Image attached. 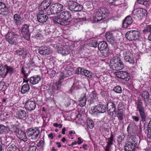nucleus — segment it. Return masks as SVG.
I'll use <instances>...</instances> for the list:
<instances>
[{
    "label": "nucleus",
    "mask_w": 151,
    "mask_h": 151,
    "mask_svg": "<svg viewBox=\"0 0 151 151\" xmlns=\"http://www.w3.org/2000/svg\"><path fill=\"white\" fill-rule=\"evenodd\" d=\"M71 16L69 11H64L60 13L57 17L54 18L53 20L55 23L65 26L68 24V21L71 18Z\"/></svg>",
    "instance_id": "f257e3e1"
},
{
    "label": "nucleus",
    "mask_w": 151,
    "mask_h": 151,
    "mask_svg": "<svg viewBox=\"0 0 151 151\" xmlns=\"http://www.w3.org/2000/svg\"><path fill=\"white\" fill-rule=\"evenodd\" d=\"M136 111L139 113L141 121L144 122L146 121L147 115L143 102L140 99H138L135 102Z\"/></svg>",
    "instance_id": "f03ea898"
},
{
    "label": "nucleus",
    "mask_w": 151,
    "mask_h": 151,
    "mask_svg": "<svg viewBox=\"0 0 151 151\" xmlns=\"http://www.w3.org/2000/svg\"><path fill=\"white\" fill-rule=\"evenodd\" d=\"M109 14L107 9L101 8L98 9L93 14V19L94 21L96 22L104 19Z\"/></svg>",
    "instance_id": "7ed1b4c3"
},
{
    "label": "nucleus",
    "mask_w": 151,
    "mask_h": 151,
    "mask_svg": "<svg viewBox=\"0 0 151 151\" xmlns=\"http://www.w3.org/2000/svg\"><path fill=\"white\" fill-rule=\"evenodd\" d=\"M111 67L113 70H120L124 68V64L119 57H114L111 60Z\"/></svg>",
    "instance_id": "20e7f679"
},
{
    "label": "nucleus",
    "mask_w": 151,
    "mask_h": 151,
    "mask_svg": "<svg viewBox=\"0 0 151 151\" xmlns=\"http://www.w3.org/2000/svg\"><path fill=\"white\" fill-rule=\"evenodd\" d=\"M19 35L14 32L9 31L6 35V41L11 45H16L19 38Z\"/></svg>",
    "instance_id": "39448f33"
},
{
    "label": "nucleus",
    "mask_w": 151,
    "mask_h": 151,
    "mask_svg": "<svg viewBox=\"0 0 151 151\" xmlns=\"http://www.w3.org/2000/svg\"><path fill=\"white\" fill-rule=\"evenodd\" d=\"M147 14V11L142 8H138L136 9L133 13L134 18L140 20L144 19Z\"/></svg>",
    "instance_id": "423d86ee"
},
{
    "label": "nucleus",
    "mask_w": 151,
    "mask_h": 151,
    "mask_svg": "<svg viewBox=\"0 0 151 151\" xmlns=\"http://www.w3.org/2000/svg\"><path fill=\"white\" fill-rule=\"evenodd\" d=\"M140 36L139 31L135 30H131L127 32L125 34L126 39L130 41L139 39Z\"/></svg>",
    "instance_id": "0eeeda50"
},
{
    "label": "nucleus",
    "mask_w": 151,
    "mask_h": 151,
    "mask_svg": "<svg viewBox=\"0 0 151 151\" xmlns=\"http://www.w3.org/2000/svg\"><path fill=\"white\" fill-rule=\"evenodd\" d=\"M68 8L71 11L79 12L83 9V7L82 5L79 4L76 2L72 1H70L68 3Z\"/></svg>",
    "instance_id": "6e6552de"
},
{
    "label": "nucleus",
    "mask_w": 151,
    "mask_h": 151,
    "mask_svg": "<svg viewBox=\"0 0 151 151\" xmlns=\"http://www.w3.org/2000/svg\"><path fill=\"white\" fill-rule=\"evenodd\" d=\"M27 132L28 136L31 137V138L33 139L39 138L40 131L39 129L37 128H29L28 129Z\"/></svg>",
    "instance_id": "1a4fd4ad"
},
{
    "label": "nucleus",
    "mask_w": 151,
    "mask_h": 151,
    "mask_svg": "<svg viewBox=\"0 0 151 151\" xmlns=\"http://www.w3.org/2000/svg\"><path fill=\"white\" fill-rule=\"evenodd\" d=\"M134 137L132 138V142L128 141L126 143L124 147V150L125 151H133L136 147V145H137V143L136 142V140H135Z\"/></svg>",
    "instance_id": "9d476101"
},
{
    "label": "nucleus",
    "mask_w": 151,
    "mask_h": 151,
    "mask_svg": "<svg viewBox=\"0 0 151 151\" xmlns=\"http://www.w3.org/2000/svg\"><path fill=\"white\" fill-rule=\"evenodd\" d=\"M36 107L35 101L33 98L28 100L24 105L25 109L29 111H31L34 110Z\"/></svg>",
    "instance_id": "9b49d317"
},
{
    "label": "nucleus",
    "mask_w": 151,
    "mask_h": 151,
    "mask_svg": "<svg viewBox=\"0 0 151 151\" xmlns=\"http://www.w3.org/2000/svg\"><path fill=\"white\" fill-rule=\"evenodd\" d=\"M107 111L108 114L112 117L114 115V113L116 112V106L115 104L112 102H109L106 104Z\"/></svg>",
    "instance_id": "f8f14e48"
},
{
    "label": "nucleus",
    "mask_w": 151,
    "mask_h": 151,
    "mask_svg": "<svg viewBox=\"0 0 151 151\" xmlns=\"http://www.w3.org/2000/svg\"><path fill=\"white\" fill-rule=\"evenodd\" d=\"M29 26L27 24H24L22 27L21 33L23 37L26 40H29L30 39V35L29 32Z\"/></svg>",
    "instance_id": "ddd939ff"
},
{
    "label": "nucleus",
    "mask_w": 151,
    "mask_h": 151,
    "mask_svg": "<svg viewBox=\"0 0 151 151\" xmlns=\"http://www.w3.org/2000/svg\"><path fill=\"white\" fill-rule=\"evenodd\" d=\"M117 76L119 78L126 81H129L130 78L129 74L126 71H119L118 72Z\"/></svg>",
    "instance_id": "4468645a"
},
{
    "label": "nucleus",
    "mask_w": 151,
    "mask_h": 151,
    "mask_svg": "<svg viewBox=\"0 0 151 151\" xmlns=\"http://www.w3.org/2000/svg\"><path fill=\"white\" fill-rule=\"evenodd\" d=\"M142 99L145 104H148L151 102V99L150 98V94L148 91H144L141 94Z\"/></svg>",
    "instance_id": "2eb2a0df"
},
{
    "label": "nucleus",
    "mask_w": 151,
    "mask_h": 151,
    "mask_svg": "<svg viewBox=\"0 0 151 151\" xmlns=\"http://www.w3.org/2000/svg\"><path fill=\"white\" fill-rule=\"evenodd\" d=\"M57 51L58 53L61 54L63 55H68L70 53V48L67 46L59 47H57Z\"/></svg>",
    "instance_id": "dca6fc26"
},
{
    "label": "nucleus",
    "mask_w": 151,
    "mask_h": 151,
    "mask_svg": "<svg viewBox=\"0 0 151 151\" xmlns=\"http://www.w3.org/2000/svg\"><path fill=\"white\" fill-rule=\"evenodd\" d=\"M46 14V13H40V12L37 14V19L39 22L43 23L47 20L48 17Z\"/></svg>",
    "instance_id": "f3484780"
},
{
    "label": "nucleus",
    "mask_w": 151,
    "mask_h": 151,
    "mask_svg": "<svg viewBox=\"0 0 151 151\" xmlns=\"http://www.w3.org/2000/svg\"><path fill=\"white\" fill-rule=\"evenodd\" d=\"M88 101L91 104L93 103L96 100V99L98 98V95L95 91L90 92L88 96Z\"/></svg>",
    "instance_id": "a211bd4d"
},
{
    "label": "nucleus",
    "mask_w": 151,
    "mask_h": 151,
    "mask_svg": "<svg viewBox=\"0 0 151 151\" xmlns=\"http://www.w3.org/2000/svg\"><path fill=\"white\" fill-rule=\"evenodd\" d=\"M41 80V76L39 75L33 76L29 78V83L33 85H35L38 84Z\"/></svg>",
    "instance_id": "6ab92c4d"
},
{
    "label": "nucleus",
    "mask_w": 151,
    "mask_h": 151,
    "mask_svg": "<svg viewBox=\"0 0 151 151\" xmlns=\"http://www.w3.org/2000/svg\"><path fill=\"white\" fill-rule=\"evenodd\" d=\"M105 37L107 41L111 45H113L115 41V38L113 34L109 32H107L105 33Z\"/></svg>",
    "instance_id": "aec40b11"
},
{
    "label": "nucleus",
    "mask_w": 151,
    "mask_h": 151,
    "mask_svg": "<svg viewBox=\"0 0 151 151\" xmlns=\"http://www.w3.org/2000/svg\"><path fill=\"white\" fill-rule=\"evenodd\" d=\"M87 101V96L86 93H83L81 95L78 101L79 105L81 106H84Z\"/></svg>",
    "instance_id": "412c9836"
},
{
    "label": "nucleus",
    "mask_w": 151,
    "mask_h": 151,
    "mask_svg": "<svg viewBox=\"0 0 151 151\" xmlns=\"http://www.w3.org/2000/svg\"><path fill=\"white\" fill-rule=\"evenodd\" d=\"M21 73L24 78L27 79L28 76L30 73V71L27 67L23 66L21 68Z\"/></svg>",
    "instance_id": "4be33fe9"
},
{
    "label": "nucleus",
    "mask_w": 151,
    "mask_h": 151,
    "mask_svg": "<svg viewBox=\"0 0 151 151\" xmlns=\"http://www.w3.org/2000/svg\"><path fill=\"white\" fill-rule=\"evenodd\" d=\"M14 21L17 25H20L23 22V19L21 16L18 14H15L14 16Z\"/></svg>",
    "instance_id": "5701e85b"
},
{
    "label": "nucleus",
    "mask_w": 151,
    "mask_h": 151,
    "mask_svg": "<svg viewBox=\"0 0 151 151\" xmlns=\"http://www.w3.org/2000/svg\"><path fill=\"white\" fill-rule=\"evenodd\" d=\"M16 115L19 119H23L26 116L27 113L25 110L19 109L17 112Z\"/></svg>",
    "instance_id": "b1692460"
},
{
    "label": "nucleus",
    "mask_w": 151,
    "mask_h": 151,
    "mask_svg": "<svg viewBox=\"0 0 151 151\" xmlns=\"http://www.w3.org/2000/svg\"><path fill=\"white\" fill-rule=\"evenodd\" d=\"M38 52L41 54L48 55L50 53V50L47 47L42 46L40 48Z\"/></svg>",
    "instance_id": "393cba45"
},
{
    "label": "nucleus",
    "mask_w": 151,
    "mask_h": 151,
    "mask_svg": "<svg viewBox=\"0 0 151 151\" xmlns=\"http://www.w3.org/2000/svg\"><path fill=\"white\" fill-rule=\"evenodd\" d=\"M7 150L9 151H20L18 144L15 142L12 144L8 148Z\"/></svg>",
    "instance_id": "a878e982"
},
{
    "label": "nucleus",
    "mask_w": 151,
    "mask_h": 151,
    "mask_svg": "<svg viewBox=\"0 0 151 151\" xmlns=\"http://www.w3.org/2000/svg\"><path fill=\"white\" fill-rule=\"evenodd\" d=\"M16 136L19 138L24 141L26 142L27 140L26 133L21 130L17 134Z\"/></svg>",
    "instance_id": "bb28decb"
},
{
    "label": "nucleus",
    "mask_w": 151,
    "mask_h": 151,
    "mask_svg": "<svg viewBox=\"0 0 151 151\" xmlns=\"http://www.w3.org/2000/svg\"><path fill=\"white\" fill-rule=\"evenodd\" d=\"M97 113H104L106 111V107L105 105L99 104L96 105Z\"/></svg>",
    "instance_id": "cd10ccee"
},
{
    "label": "nucleus",
    "mask_w": 151,
    "mask_h": 151,
    "mask_svg": "<svg viewBox=\"0 0 151 151\" xmlns=\"http://www.w3.org/2000/svg\"><path fill=\"white\" fill-rule=\"evenodd\" d=\"M8 9L6 4L2 1H0V14H3L7 12Z\"/></svg>",
    "instance_id": "c85d7f7f"
},
{
    "label": "nucleus",
    "mask_w": 151,
    "mask_h": 151,
    "mask_svg": "<svg viewBox=\"0 0 151 151\" xmlns=\"http://www.w3.org/2000/svg\"><path fill=\"white\" fill-rule=\"evenodd\" d=\"M98 46L99 50L103 51L107 48L108 45L106 42L104 41H102L99 43Z\"/></svg>",
    "instance_id": "c756f323"
},
{
    "label": "nucleus",
    "mask_w": 151,
    "mask_h": 151,
    "mask_svg": "<svg viewBox=\"0 0 151 151\" xmlns=\"http://www.w3.org/2000/svg\"><path fill=\"white\" fill-rule=\"evenodd\" d=\"M151 33V25H147L143 30V34L145 36H147Z\"/></svg>",
    "instance_id": "7c9ffc66"
},
{
    "label": "nucleus",
    "mask_w": 151,
    "mask_h": 151,
    "mask_svg": "<svg viewBox=\"0 0 151 151\" xmlns=\"http://www.w3.org/2000/svg\"><path fill=\"white\" fill-rule=\"evenodd\" d=\"M124 112V110L120 109L119 111H116L118 119L120 121H121L123 119Z\"/></svg>",
    "instance_id": "2f4dec72"
},
{
    "label": "nucleus",
    "mask_w": 151,
    "mask_h": 151,
    "mask_svg": "<svg viewBox=\"0 0 151 151\" xmlns=\"http://www.w3.org/2000/svg\"><path fill=\"white\" fill-rule=\"evenodd\" d=\"M29 89L30 87L29 84H25L22 86L21 92L22 94H24L28 92Z\"/></svg>",
    "instance_id": "473e14b6"
},
{
    "label": "nucleus",
    "mask_w": 151,
    "mask_h": 151,
    "mask_svg": "<svg viewBox=\"0 0 151 151\" xmlns=\"http://www.w3.org/2000/svg\"><path fill=\"white\" fill-rule=\"evenodd\" d=\"M4 67L6 70V76L8 74L11 75L14 73V68L12 67L9 66L7 64L4 65Z\"/></svg>",
    "instance_id": "72a5a7b5"
},
{
    "label": "nucleus",
    "mask_w": 151,
    "mask_h": 151,
    "mask_svg": "<svg viewBox=\"0 0 151 151\" xmlns=\"http://www.w3.org/2000/svg\"><path fill=\"white\" fill-rule=\"evenodd\" d=\"M16 52L17 54L19 55L23 56V57L26 56L27 54V52L23 48H20L19 50H16Z\"/></svg>",
    "instance_id": "f704fd0d"
},
{
    "label": "nucleus",
    "mask_w": 151,
    "mask_h": 151,
    "mask_svg": "<svg viewBox=\"0 0 151 151\" xmlns=\"http://www.w3.org/2000/svg\"><path fill=\"white\" fill-rule=\"evenodd\" d=\"M51 3L50 0H45L43 1L40 4L42 7H45V8L48 9Z\"/></svg>",
    "instance_id": "c9c22d12"
},
{
    "label": "nucleus",
    "mask_w": 151,
    "mask_h": 151,
    "mask_svg": "<svg viewBox=\"0 0 151 151\" xmlns=\"http://www.w3.org/2000/svg\"><path fill=\"white\" fill-rule=\"evenodd\" d=\"M125 61L128 62L129 64L131 65H133L135 63V58L132 56H130L127 57L124 59Z\"/></svg>",
    "instance_id": "e433bc0d"
},
{
    "label": "nucleus",
    "mask_w": 151,
    "mask_h": 151,
    "mask_svg": "<svg viewBox=\"0 0 151 151\" xmlns=\"http://www.w3.org/2000/svg\"><path fill=\"white\" fill-rule=\"evenodd\" d=\"M11 127H12L10 129V131L14 132L17 135V134L19 132L20 130L16 126L13 125Z\"/></svg>",
    "instance_id": "4c0bfd02"
},
{
    "label": "nucleus",
    "mask_w": 151,
    "mask_h": 151,
    "mask_svg": "<svg viewBox=\"0 0 151 151\" xmlns=\"http://www.w3.org/2000/svg\"><path fill=\"white\" fill-rule=\"evenodd\" d=\"M86 122L88 126L90 128L92 129L93 128L94 126V123L92 120L89 118H87Z\"/></svg>",
    "instance_id": "58836bf2"
},
{
    "label": "nucleus",
    "mask_w": 151,
    "mask_h": 151,
    "mask_svg": "<svg viewBox=\"0 0 151 151\" xmlns=\"http://www.w3.org/2000/svg\"><path fill=\"white\" fill-rule=\"evenodd\" d=\"M6 68L4 67V65L3 66L2 64H0V75L6 76Z\"/></svg>",
    "instance_id": "ea45409f"
},
{
    "label": "nucleus",
    "mask_w": 151,
    "mask_h": 151,
    "mask_svg": "<svg viewBox=\"0 0 151 151\" xmlns=\"http://www.w3.org/2000/svg\"><path fill=\"white\" fill-rule=\"evenodd\" d=\"M89 45L91 47L96 48L98 45L97 41L95 40H91L90 41Z\"/></svg>",
    "instance_id": "a19ab883"
},
{
    "label": "nucleus",
    "mask_w": 151,
    "mask_h": 151,
    "mask_svg": "<svg viewBox=\"0 0 151 151\" xmlns=\"http://www.w3.org/2000/svg\"><path fill=\"white\" fill-rule=\"evenodd\" d=\"M147 136L148 138L151 139V120L149 122L148 126V132Z\"/></svg>",
    "instance_id": "79ce46f5"
},
{
    "label": "nucleus",
    "mask_w": 151,
    "mask_h": 151,
    "mask_svg": "<svg viewBox=\"0 0 151 151\" xmlns=\"http://www.w3.org/2000/svg\"><path fill=\"white\" fill-rule=\"evenodd\" d=\"M123 55L124 59L127 57L132 55L131 53L128 50H125L123 51Z\"/></svg>",
    "instance_id": "37998d69"
},
{
    "label": "nucleus",
    "mask_w": 151,
    "mask_h": 151,
    "mask_svg": "<svg viewBox=\"0 0 151 151\" xmlns=\"http://www.w3.org/2000/svg\"><path fill=\"white\" fill-rule=\"evenodd\" d=\"M107 139L108 140L107 145H113V142L114 140V136L113 134H111L110 137L107 138Z\"/></svg>",
    "instance_id": "c03bdc74"
},
{
    "label": "nucleus",
    "mask_w": 151,
    "mask_h": 151,
    "mask_svg": "<svg viewBox=\"0 0 151 151\" xmlns=\"http://www.w3.org/2000/svg\"><path fill=\"white\" fill-rule=\"evenodd\" d=\"M112 90L118 93H122V91L121 87L119 86H117L114 87Z\"/></svg>",
    "instance_id": "a18cd8bd"
},
{
    "label": "nucleus",
    "mask_w": 151,
    "mask_h": 151,
    "mask_svg": "<svg viewBox=\"0 0 151 151\" xmlns=\"http://www.w3.org/2000/svg\"><path fill=\"white\" fill-rule=\"evenodd\" d=\"M84 70L83 68L78 67L76 69V73L78 75H83Z\"/></svg>",
    "instance_id": "49530a36"
},
{
    "label": "nucleus",
    "mask_w": 151,
    "mask_h": 151,
    "mask_svg": "<svg viewBox=\"0 0 151 151\" xmlns=\"http://www.w3.org/2000/svg\"><path fill=\"white\" fill-rule=\"evenodd\" d=\"M56 6H57V9L58 13H61L63 9V6L61 4L56 3Z\"/></svg>",
    "instance_id": "de8ad7c7"
},
{
    "label": "nucleus",
    "mask_w": 151,
    "mask_h": 151,
    "mask_svg": "<svg viewBox=\"0 0 151 151\" xmlns=\"http://www.w3.org/2000/svg\"><path fill=\"white\" fill-rule=\"evenodd\" d=\"M42 6L40 4L39 7V12H40V13H46L47 9H48L47 8H45V7H42Z\"/></svg>",
    "instance_id": "09e8293b"
},
{
    "label": "nucleus",
    "mask_w": 151,
    "mask_h": 151,
    "mask_svg": "<svg viewBox=\"0 0 151 151\" xmlns=\"http://www.w3.org/2000/svg\"><path fill=\"white\" fill-rule=\"evenodd\" d=\"M132 119L136 123H137L139 122V121L141 122H142L141 119L140 120L141 117L139 116L138 114L137 116H132Z\"/></svg>",
    "instance_id": "8fccbe9b"
},
{
    "label": "nucleus",
    "mask_w": 151,
    "mask_h": 151,
    "mask_svg": "<svg viewBox=\"0 0 151 151\" xmlns=\"http://www.w3.org/2000/svg\"><path fill=\"white\" fill-rule=\"evenodd\" d=\"M124 20L126 21L127 23H129V24H131L133 22L132 17L130 16L127 17Z\"/></svg>",
    "instance_id": "3c124183"
},
{
    "label": "nucleus",
    "mask_w": 151,
    "mask_h": 151,
    "mask_svg": "<svg viewBox=\"0 0 151 151\" xmlns=\"http://www.w3.org/2000/svg\"><path fill=\"white\" fill-rule=\"evenodd\" d=\"M83 73H84L83 75H84L88 77H90L91 76L92 73L91 71L85 69Z\"/></svg>",
    "instance_id": "603ef678"
},
{
    "label": "nucleus",
    "mask_w": 151,
    "mask_h": 151,
    "mask_svg": "<svg viewBox=\"0 0 151 151\" xmlns=\"http://www.w3.org/2000/svg\"><path fill=\"white\" fill-rule=\"evenodd\" d=\"M56 5L55 3L54 4L51 6V8L52 9L53 13L55 14H58L57 8V6H56Z\"/></svg>",
    "instance_id": "864d4df0"
},
{
    "label": "nucleus",
    "mask_w": 151,
    "mask_h": 151,
    "mask_svg": "<svg viewBox=\"0 0 151 151\" xmlns=\"http://www.w3.org/2000/svg\"><path fill=\"white\" fill-rule=\"evenodd\" d=\"M52 8H51V6L47 9L46 13L48 15H51V14H54L53 13V10Z\"/></svg>",
    "instance_id": "5fc2aeb1"
},
{
    "label": "nucleus",
    "mask_w": 151,
    "mask_h": 151,
    "mask_svg": "<svg viewBox=\"0 0 151 151\" xmlns=\"http://www.w3.org/2000/svg\"><path fill=\"white\" fill-rule=\"evenodd\" d=\"M133 127V124H130L128 125L127 128V131L128 134H131L132 133L131 132V130H132Z\"/></svg>",
    "instance_id": "6e6d98bb"
},
{
    "label": "nucleus",
    "mask_w": 151,
    "mask_h": 151,
    "mask_svg": "<svg viewBox=\"0 0 151 151\" xmlns=\"http://www.w3.org/2000/svg\"><path fill=\"white\" fill-rule=\"evenodd\" d=\"M6 127L4 125H0V134H2L5 132Z\"/></svg>",
    "instance_id": "4d7b16f0"
},
{
    "label": "nucleus",
    "mask_w": 151,
    "mask_h": 151,
    "mask_svg": "<svg viewBox=\"0 0 151 151\" xmlns=\"http://www.w3.org/2000/svg\"><path fill=\"white\" fill-rule=\"evenodd\" d=\"M29 64L32 67H37V65L35 64V62L33 61V59H31L29 61Z\"/></svg>",
    "instance_id": "13d9d810"
},
{
    "label": "nucleus",
    "mask_w": 151,
    "mask_h": 151,
    "mask_svg": "<svg viewBox=\"0 0 151 151\" xmlns=\"http://www.w3.org/2000/svg\"><path fill=\"white\" fill-rule=\"evenodd\" d=\"M125 137L124 133H122L121 135L118 137V141L122 142L124 140V138Z\"/></svg>",
    "instance_id": "bf43d9fd"
},
{
    "label": "nucleus",
    "mask_w": 151,
    "mask_h": 151,
    "mask_svg": "<svg viewBox=\"0 0 151 151\" xmlns=\"http://www.w3.org/2000/svg\"><path fill=\"white\" fill-rule=\"evenodd\" d=\"M130 25L129 24V23H127L126 21L123 20L122 27L124 28H127Z\"/></svg>",
    "instance_id": "052dcab7"
},
{
    "label": "nucleus",
    "mask_w": 151,
    "mask_h": 151,
    "mask_svg": "<svg viewBox=\"0 0 151 151\" xmlns=\"http://www.w3.org/2000/svg\"><path fill=\"white\" fill-rule=\"evenodd\" d=\"M110 4L112 5H116V2L119 1V0H106Z\"/></svg>",
    "instance_id": "680f3d73"
},
{
    "label": "nucleus",
    "mask_w": 151,
    "mask_h": 151,
    "mask_svg": "<svg viewBox=\"0 0 151 151\" xmlns=\"http://www.w3.org/2000/svg\"><path fill=\"white\" fill-rule=\"evenodd\" d=\"M124 106V104L122 103V102H119L117 106V111H119V109L123 110L122 108H123Z\"/></svg>",
    "instance_id": "e2e57ef3"
},
{
    "label": "nucleus",
    "mask_w": 151,
    "mask_h": 151,
    "mask_svg": "<svg viewBox=\"0 0 151 151\" xmlns=\"http://www.w3.org/2000/svg\"><path fill=\"white\" fill-rule=\"evenodd\" d=\"M96 108V106H95L92 107L90 111V113L92 114H93L95 112H97V110Z\"/></svg>",
    "instance_id": "0e129e2a"
},
{
    "label": "nucleus",
    "mask_w": 151,
    "mask_h": 151,
    "mask_svg": "<svg viewBox=\"0 0 151 151\" xmlns=\"http://www.w3.org/2000/svg\"><path fill=\"white\" fill-rule=\"evenodd\" d=\"M101 51H98L97 54L99 56L101 57L102 58H105L106 57V55L103 52H101Z\"/></svg>",
    "instance_id": "69168bd1"
},
{
    "label": "nucleus",
    "mask_w": 151,
    "mask_h": 151,
    "mask_svg": "<svg viewBox=\"0 0 151 151\" xmlns=\"http://www.w3.org/2000/svg\"><path fill=\"white\" fill-rule=\"evenodd\" d=\"M62 81L59 80L56 83V85L57 87V89L58 90L60 88V86L61 85Z\"/></svg>",
    "instance_id": "338daca9"
},
{
    "label": "nucleus",
    "mask_w": 151,
    "mask_h": 151,
    "mask_svg": "<svg viewBox=\"0 0 151 151\" xmlns=\"http://www.w3.org/2000/svg\"><path fill=\"white\" fill-rule=\"evenodd\" d=\"M37 147L35 145L31 146L29 147V150L30 151H36Z\"/></svg>",
    "instance_id": "774afa93"
}]
</instances>
